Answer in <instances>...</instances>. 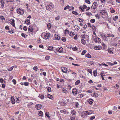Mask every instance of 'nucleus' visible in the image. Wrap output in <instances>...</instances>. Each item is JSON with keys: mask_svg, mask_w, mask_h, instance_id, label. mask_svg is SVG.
<instances>
[{"mask_svg": "<svg viewBox=\"0 0 120 120\" xmlns=\"http://www.w3.org/2000/svg\"><path fill=\"white\" fill-rule=\"evenodd\" d=\"M16 11L17 13L20 15H22L24 13V11L23 9H21L20 8L17 9Z\"/></svg>", "mask_w": 120, "mask_h": 120, "instance_id": "nucleus-1", "label": "nucleus"}, {"mask_svg": "<svg viewBox=\"0 0 120 120\" xmlns=\"http://www.w3.org/2000/svg\"><path fill=\"white\" fill-rule=\"evenodd\" d=\"M44 39H47L49 38L50 35L49 33H44Z\"/></svg>", "mask_w": 120, "mask_h": 120, "instance_id": "nucleus-2", "label": "nucleus"}, {"mask_svg": "<svg viewBox=\"0 0 120 120\" xmlns=\"http://www.w3.org/2000/svg\"><path fill=\"white\" fill-rule=\"evenodd\" d=\"M53 4L49 5L46 6V9L47 10H50L53 8Z\"/></svg>", "mask_w": 120, "mask_h": 120, "instance_id": "nucleus-3", "label": "nucleus"}, {"mask_svg": "<svg viewBox=\"0 0 120 120\" xmlns=\"http://www.w3.org/2000/svg\"><path fill=\"white\" fill-rule=\"evenodd\" d=\"M56 49L57 52L61 53L63 52V49L62 47L58 48H56Z\"/></svg>", "mask_w": 120, "mask_h": 120, "instance_id": "nucleus-4", "label": "nucleus"}, {"mask_svg": "<svg viewBox=\"0 0 120 120\" xmlns=\"http://www.w3.org/2000/svg\"><path fill=\"white\" fill-rule=\"evenodd\" d=\"M97 2H94L93 3V5L92 6L91 8L93 9H95L97 8Z\"/></svg>", "mask_w": 120, "mask_h": 120, "instance_id": "nucleus-5", "label": "nucleus"}, {"mask_svg": "<svg viewBox=\"0 0 120 120\" xmlns=\"http://www.w3.org/2000/svg\"><path fill=\"white\" fill-rule=\"evenodd\" d=\"M61 70L64 73H67L68 71L67 69L66 68L62 67L61 68Z\"/></svg>", "mask_w": 120, "mask_h": 120, "instance_id": "nucleus-6", "label": "nucleus"}, {"mask_svg": "<svg viewBox=\"0 0 120 120\" xmlns=\"http://www.w3.org/2000/svg\"><path fill=\"white\" fill-rule=\"evenodd\" d=\"M35 107L37 110H39L41 108L42 105L40 104H37Z\"/></svg>", "mask_w": 120, "mask_h": 120, "instance_id": "nucleus-7", "label": "nucleus"}, {"mask_svg": "<svg viewBox=\"0 0 120 120\" xmlns=\"http://www.w3.org/2000/svg\"><path fill=\"white\" fill-rule=\"evenodd\" d=\"M11 102L12 104H14L15 102V99L13 97H11Z\"/></svg>", "mask_w": 120, "mask_h": 120, "instance_id": "nucleus-8", "label": "nucleus"}, {"mask_svg": "<svg viewBox=\"0 0 120 120\" xmlns=\"http://www.w3.org/2000/svg\"><path fill=\"white\" fill-rule=\"evenodd\" d=\"M106 12V11L104 10H101L100 12V13L102 15L105 14Z\"/></svg>", "mask_w": 120, "mask_h": 120, "instance_id": "nucleus-9", "label": "nucleus"}, {"mask_svg": "<svg viewBox=\"0 0 120 120\" xmlns=\"http://www.w3.org/2000/svg\"><path fill=\"white\" fill-rule=\"evenodd\" d=\"M101 48V46H96L94 47V49L96 50H99Z\"/></svg>", "mask_w": 120, "mask_h": 120, "instance_id": "nucleus-10", "label": "nucleus"}, {"mask_svg": "<svg viewBox=\"0 0 120 120\" xmlns=\"http://www.w3.org/2000/svg\"><path fill=\"white\" fill-rule=\"evenodd\" d=\"M33 27L32 26H29L28 28V31L29 32H32L33 31Z\"/></svg>", "mask_w": 120, "mask_h": 120, "instance_id": "nucleus-11", "label": "nucleus"}, {"mask_svg": "<svg viewBox=\"0 0 120 120\" xmlns=\"http://www.w3.org/2000/svg\"><path fill=\"white\" fill-rule=\"evenodd\" d=\"M0 3L1 4V7L2 8H3L4 7V3L3 0H0Z\"/></svg>", "mask_w": 120, "mask_h": 120, "instance_id": "nucleus-12", "label": "nucleus"}, {"mask_svg": "<svg viewBox=\"0 0 120 120\" xmlns=\"http://www.w3.org/2000/svg\"><path fill=\"white\" fill-rule=\"evenodd\" d=\"M55 39L56 40H59L60 38V37L57 34H56L55 35Z\"/></svg>", "mask_w": 120, "mask_h": 120, "instance_id": "nucleus-13", "label": "nucleus"}, {"mask_svg": "<svg viewBox=\"0 0 120 120\" xmlns=\"http://www.w3.org/2000/svg\"><path fill=\"white\" fill-rule=\"evenodd\" d=\"M77 90L76 89H74L72 90V93L74 94H77Z\"/></svg>", "mask_w": 120, "mask_h": 120, "instance_id": "nucleus-14", "label": "nucleus"}, {"mask_svg": "<svg viewBox=\"0 0 120 120\" xmlns=\"http://www.w3.org/2000/svg\"><path fill=\"white\" fill-rule=\"evenodd\" d=\"M60 112L61 113H64L65 114H68V112L65 109L63 110H61Z\"/></svg>", "mask_w": 120, "mask_h": 120, "instance_id": "nucleus-15", "label": "nucleus"}, {"mask_svg": "<svg viewBox=\"0 0 120 120\" xmlns=\"http://www.w3.org/2000/svg\"><path fill=\"white\" fill-rule=\"evenodd\" d=\"M86 113H85V114L86 115H89L90 114H92L93 113V111H92L90 110V112L86 111Z\"/></svg>", "mask_w": 120, "mask_h": 120, "instance_id": "nucleus-16", "label": "nucleus"}, {"mask_svg": "<svg viewBox=\"0 0 120 120\" xmlns=\"http://www.w3.org/2000/svg\"><path fill=\"white\" fill-rule=\"evenodd\" d=\"M74 27L75 28V30H79L80 28L79 26L77 25L75 26Z\"/></svg>", "mask_w": 120, "mask_h": 120, "instance_id": "nucleus-17", "label": "nucleus"}, {"mask_svg": "<svg viewBox=\"0 0 120 120\" xmlns=\"http://www.w3.org/2000/svg\"><path fill=\"white\" fill-rule=\"evenodd\" d=\"M106 36L107 37H114V35L113 34H107Z\"/></svg>", "mask_w": 120, "mask_h": 120, "instance_id": "nucleus-18", "label": "nucleus"}, {"mask_svg": "<svg viewBox=\"0 0 120 120\" xmlns=\"http://www.w3.org/2000/svg\"><path fill=\"white\" fill-rule=\"evenodd\" d=\"M108 52L110 54H113V51L111 48H110L108 49Z\"/></svg>", "mask_w": 120, "mask_h": 120, "instance_id": "nucleus-19", "label": "nucleus"}, {"mask_svg": "<svg viewBox=\"0 0 120 120\" xmlns=\"http://www.w3.org/2000/svg\"><path fill=\"white\" fill-rule=\"evenodd\" d=\"M94 100L92 99H90L89 100V104L91 105L93 103Z\"/></svg>", "mask_w": 120, "mask_h": 120, "instance_id": "nucleus-20", "label": "nucleus"}, {"mask_svg": "<svg viewBox=\"0 0 120 120\" xmlns=\"http://www.w3.org/2000/svg\"><path fill=\"white\" fill-rule=\"evenodd\" d=\"M30 20L29 19H27L26 20L25 22L26 23L27 25H29L30 23Z\"/></svg>", "mask_w": 120, "mask_h": 120, "instance_id": "nucleus-21", "label": "nucleus"}, {"mask_svg": "<svg viewBox=\"0 0 120 120\" xmlns=\"http://www.w3.org/2000/svg\"><path fill=\"white\" fill-rule=\"evenodd\" d=\"M69 35L70 36L73 37L75 35V34L74 32L71 31Z\"/></svg>", "mask_w": 120, "mask_h": 120, "instance_id": "nucleus-22", "label": "nucleus"}, {"mask_svg": "<svg viewBox=\"0 0 120 120\" xmlns=\"http://www.w3.org/2000/svg\"><path fill=\"white\" fill-rule=\"evenodd\" d=\"M62 92L65 93H66L68 92V91L66 89H63L62 90Z\"/></svg>", "mask_w": 120, "mask_h": 120, "instance_id": "nucleus-23", "label": "nucleus"}, {"mask_svg": "<svg viewBox=\"0 0 120 120\" xmlns=\"http://www.w3.org/2000/svg\"><path fill=\"white\" fill-rule=\"evenodd\" d=\"M81 42L82 44L85 45L86 44V41L85 40H84L83 39H81Z\"/></svg>", "mask_w": 120, "mask_h": 120, "instance_id": "nucleus-24", "label": "nucleus"}, {"mask_svg": "<svg viewBox=\"0 0 120 120\" xmlns=\"http://www.w3.org/2000/svg\"><path fill=\"white\" fill-rule=\"evenodd\" d=\"M118 16L116 15L115 17H113V20L115 21L117 20L118 19Z\"/></svg>", "mask_w": 120, "mask_h": 120, "instance_id": "nucleus-25", "label": "nucleus"}, {"mask_svg": "<svg viewBox=\"0 0 120 120\" xmlns=\"http://www.w3.org/2000/svg\"><path fill=\"white\" fill-rule=\"evenodd\" d=\"M38 97L40 98L41 99H43L44 98V96L41 94H39Z\"/></svg>", "mask_w": 120, "mask_h": 120, "instance_id": "nucleus-26", "label": "nucleus"}, {"mask_svg": "<svg viewBox=\"0 0 120 120\" xmlns=\"http://www.w3.org/2000/svg\"><path fill=\"white\" fill-rule=\"evenodd\" d=\"M51 25L50 23L48 24L47 25V27L49 29H50L51 27Z\"/></svg>", "mask_w": 120, "mask_h": 120, "instance_id": "nucleus-27", "label": "nucleus"}, {"mask_svg": "<svg viewBox=\"0 0 120 120\" xmlns=\"http://www.w3.org/2000/svg\"><path fill=\"white\" fill-rule=\"evenodd\" d=\"M93 73L94 74V76H97V73L96 71H93Z\"/></svg>", "mask_w": 120, "mask_h": 120, "instance_id": "nucleus-28", "label": "nucleus"}, {"mask_svg": "<svg viewBox=\"0 0 120 120\" xmlns=\"http://www.w3.org/2000/svg\"><path fill=\"white\" fill-rule=\"evenodd\" d=\"M80 82V81L79 80H78L76 81L75 82V84L76 85H77L79 84Z\"/></svg>", "mask_w": 120, "mask_h": 120, "instance_id": "nucleus-29", "label": "nucleus"}, {"mask_svg": "<svg viewBox=\"0 0 120 120\" xmlns=\"http://www.w3.org/2000/svg\"><path fill=\"white\" fill-rule=\"evenodd\" d=\"M48 49L49 50L52 51L53 50V47L52 46H49V47Z\"/></svg>", "mask_w": 120, "mask_h": 120, "instance_id": "nucleus-30", "label": "nucleus"}, {"mask_svg": "<svg viewBox=\"0 0 120 120\" xmlns=\"http://www.w3.org/2000/svg\"><path fill=\"white\" fill-rule=\"evenodd\" d=\"M21 35L22 37L25 38H26L27 37V35L23 33H22L21 34Z\"/></svg>", "mask_w": 120, "mask_h": 120, "instance_id": "nucleus-31", "label": "nucleus"}, {"mask_svg": "<svg viewBox=\"0 0 120 120\" xmlns=\"http://www.w3.org/2000/svg\"><path fill=\"white\" fill-rule=\"evenodd\" d=\"M71 113L73 115H75L76 114V112L74 110H72L71 112Z\"/></svg>", "mask_w": 120, "mask_h": 120, "instance_id": "nucleus-32", "label": "nucleus"}, {"mask_svg": "<svg viewBox=\"0 0 120 120\" xmlns=\"http://www.w3.org/2000/svg\"><path fill=\"white\" fill-rule=\"evenodd\" d=\"M33 69L35 71H37L38 67H37L35 66L33 68Z\"/></svg>", "mask_w": 120, "mask_h": 120, "instance_id": "nucleus-33", "label": "nucleus"}, {"mask_svg": "<svg viewBox=\"0 0 120 120\" xmlns=\"http://www.w3.org/2000/svg\"><path fill=\"white\" fill-rule=\"evenodd\" d=\"M14 68V67L12 66L10 68H9V69H8V71H11Z\"/></svg>", "mask_w": 120, "mask_h": 120, "instance_id": "nucleus-34", "label": "nucleus"}, {"mask_svg": "<svg viewBox=\"0 0 120 120\" xmlns=\"http://www.w3.org/2000/svg\"><path fill=\"white\" fill-rule=\"evenodd\" d=\"M83 94H81L78 95V97L79 98H81L83 97Z\"/></svg>", "mask_w": 120, "mask_h": 120, "instance_id": "nucleus-35", "label": "nucleus"}, {"mask_svg": "<svg viewBox=\"0 0 120 120\" xmlns=\"http://www.w3.org/2000/svg\"><path fill=\"white\" fill-rule=\"evenodd\" d=\"M72 13L73 14L75 15H78L79 14L76 11H74L72 12Z\"/></svg>", "mask_w": 120, "mask_h": 120, "instance_id": "nucleus-36", "label": "nucleus"}, {"mask_svg": "<svg viewBox=\"0 0 120 120\" xmlns=\"http://www.w3.org/2000/svg\"><path fill=\"white\" fill-rule=\"evenodd\" d=\"M111 9L110 10H111L110 11V12L111 13H114L115 12V10L113 9V8H112L111 9H112V10H111V8H110Z\"/></svg>", "mask_w": 120, "mask_h": 120, "instance_id": "nucleus-37", "label": "nucleus"}, {"mask_svg": "<svg viewBox=\"0 0 120 120\" xmlns=\"http://www.w3.org/2000/svg\"><path fill=\"white\" fill-rule=\"evenodd\" d=\"M86 56L87 58H90L91 57V56L89 54H87L86 55Z\"/></svg>", "mask_w": 120, "mask_h": 120, "instance_id": "nucleus-38", "label": "nucleus"}, {"mask_svg": "<svg viewBox=\"0 0 120 120\" xmlns=\"http://www.w3.org/2000/svg\"><path fill=\"white\" fill-rule=\"evenodd\" d=\"M86 50H84V51H82L81 53V55H83L84 54H85V53H86Z\"/></svg>", "mask_w": 120, "mask_h": 120, "instance_id": "nucleus-39", "label": "nucleus"}, {"mask_svg": "<svg viewBox=\"0 0 120 120\" xmlns=\"http://www.w3.org/2000/svg\"><path fill=\"white\" fill-rule=\"evenodd\" d=\"M62 40L63 41H66V38L63 37L61 38Z\"/></svg>", "mask_w": 120, "mask_h": 120, "instance_id": "nucleus-40", "label": "nucleus"}, {"mask_svg": "<svg viewBox=\"0 0 120 120\" xmlns=\"http://www.w3.org/2000/svg\"><path fill=\"white\" fill-rule=\"evenodd\" d=\"M0 19L2 20H3L5 19V18L3 16H0Z\"/></svg>", "mask_w": 120, "mask_h": 120, "instance_id": "nucleus-41", "label": "nucleus"}, {"mask_svg": "<svg viewBox=\"0 0 120 120\" xmlns=\"http://www.w3.org/2000/svg\"><path fill=\"white\" fill-rule=\"evenodd\" d=\"M39 115L41 116H42L43 115V112L41 111H40L39 113Z\"/></svg>", "mask_w": 120, "mask_h": 120, "instance_id": "nucleus-42", "label": "nucleus"}, {"mask_svg": "<svg viewBox=\"0 0 120 120\" xmlns=\"http://www.w3.org/2000/svg\"><path fill=\"white\" fill-rule=\"evenodd\" d=\"M72 49L73 50L76 51L77 50L78 48L77 47H75L72 48Z\"/></svg>", "mask_w": 120, "mask_h": 120, "instance_id": "nucleus-43", "label": "nucleus"}, {"mask_svg": "<svg viewBox=\"0 0 120 120\" xmlns=\"http://www.w3.org/2000/svg\"><path fill=\"white\" fill-rule=\"evenodd\" d=\"M92 28L94 30H96V27L94 25H92L91 26Z\"/></svg>", "mask_w": 120, "mask_h": 120, "instance_id": "nucleus-44", "label": "nucleus"}, {"mask_svg": "<svg viewBox=\"0 0 120 120\" xmlns=\"http://www.w3.org/2000/svg\"><path fill=\"white\" fill-rule=\"evenodd\" d=\"M85 2L86 3L89 4H90V2L89 0H85Z\"/></svg>", "mask_w": 120, "mask_h": 120, "instance_id": "nucleus-45", "label": "nucleus"}, {"mask_svg": "<svg viewBox=\"0 0 120 120\" xmlns=\"http://www.w3.org/2000/svg\"><path fill=\"white\" fill-rule=\"evenodd\" d=\"M60 19V16L59 15L57 17H56L55 18V20H59Z\"/></svg>", "mask_w": 120, "mask_h": 120, "instance_id": "nucleus-46", "label": "nucleus"}, {"mask_svg": "<svg viewBox=\"0 0 120 120\" xmlns=\"http://www.w3.org/2000/svg\"><path fill=\"white\" fill-rule=\"evenodd\" d=\"M86 14L88 15H92L91 13L90 12H86Z\"/></svg>", "mask_w": 120, "mask_h": 120, "instance_id": "nucleus-47", "label": "nucleus"}, {"mask_svg": "<svg viewBox=\"0 0 120 120\" xmlns=\"http://www.w3.org/2000/svg\"><path fill=\"white\" fill-rule=\"evenodd\" d=\"M27 27L26 26H24L23 27V29L24 30L26 31L27 30Z\"/></svg>", "mask_w": 120, "mask_h": 120, "instance_id": "nucleus-48", "label": "nucleus"}, {"mask_svg": "<svg viewBox=\"0 0 120 120\" xmlns=\"http://www.w3.org/2000/svg\"><path fill=\"white\" fill-rule=\"evenodd\" d=\"M78 20L80 22H82L83 21V20L82 19H81L80 18H78Z\"/></svg>", "mask_w": 120, "mask_h": 120, "instance_id": "nucleus-49", "label": "nucleus"}, {"mask_svg": "<svg viewBox=\"0 0 120 120\" xmlns=\"http://www.w3.org/2000/svg\"><path fill=\"white\" fill-rule=\"evenodd\" d=\"M91 22L92 23H93L95 22V20L94 19H92L90 20Z\"/></svg>", "mask_w": 120, "mask_h": 120, "instance_id": "nucleus-50", "label": "nucleus"}, {"mask_svg": "<svg viewBox=\"0 0 120 120\" xmlns=\"http://www.w3.org/2000/svg\"><path fill=\"white\" fill-rule=\"evenodd\" d=\"M29 83L28 82H25L24 83V85L25 86H27L29 85Z\"/></svg>", "mask_w": 120, "mask_h": 120, "instance_id": "nucleus-51", "label": "nucleus"}, {"mask_svg": "<svg viewBox=\"0 0 120 120\" xmlns=\"http://www.w3.org/2000/svg\"><path fill=\"white\" fill-rule=\"evenodd\" d=\"M89 63L90 64L92 65H94V62L92 61L90 62Z\"/></svg>", "mask_w": 120, "mask_h": 120, "instance_id": "nucleus-52", "label": "nucleus"}, {"mask_svg": "<svg viewBox=\"0 0 120 120\" xmlns=\"http://www.w3.org/2000/svg\"><path fill=\"white\" fill-rule=\"evenodd\" d=\"M49 58H50L49 56H46L45 58V59L47 60H49Z\"/></svg>", "mask_w": 120, "mask_h": 120, "instance_id": "nucleus-53", "label": "nucleus"}, {"mask_svg": "<svg viewBox=\"0 0 120 120\" xmlns=\"http://www.w3.org/2000/svg\"><path fill=\"white\" fill-rule=\"evenodd\" d=\"M48 98L50 99H51L52 98V95H51L50 94H49L48 95Z\"/></svg>", "mask_w": 120, "mask_h": 120, "instance_id": "nucleus-54", "label": "nucleus"}, {"mask_svg": "<svg viewBox=\"0 0 120 120\" xmlns=\"http://www.w3.org/2000/svg\"><path fill=\"white\" fill-rule=\"evenodd\" d=\"M95 116H92L90 117V120H92L94 119L95 118Z\"/></svg>", "mask_w": 120, "mask_h": 120, "instance_id": "nucleus-55", "label": "nucleus"}, {"mask_svg": "<svg viewBox=\"0 0 120 120\" xmlns=\"http://www.w3.org/2000/svg\"><path fill=\"white\" fill-rule=\"evenodd\" d=\"M107 37L106 36L104 35V39L106 41L108 40V39L107 38Z\"/></svg>", "mask_w": 120, "mask_h": 120, "instance_id": "nucleus-56", "label": "nucleus"}, {"mask_svg": "<svg viewBox=\"0 0 120 120\" xmlns=\"http://www.w3.org/2000/svg\"><path fill=\"white\" fill-rule=\"evenodd\" d=\"M12 82L14 84H16V81L15 79H13L12 80Z\"/></svg>", "mask_w": 120, "mask_h": 120, "instance_id": "nucleus-57", "label": "nucleus"}, {"mask_svg": "<svg viewBox=\"0 0 120 120\" xmlns=\"http://www.w3.org/2000/svg\"><path fill=\"white\" fill-rule=\"evenodd\" d=\"M17 100L16 101L18 103H19L20 102V100H19V98H17Z\"/></svg>", "mask_w": 120, "mask_h": 120, "instance_id": "nucleus-58", "label": "nucleus"}, {"mask_svg": "<svg viewBox=\"0 0 120 120\" xmlns=\"http://www.w3.org/2000/svg\"><path fill=\"white\" fill-rule=\"evenodd\" d=\"M94 96L96 97H97L98 96V94L97 93H95L94 94Z\"/></svg>", "mask_w": 120, "mask_h": 120, "instance_id": "nucleus-59", "label": "nucleus"}, {"mask_svg": "<svg viewBox=\"0 0 120 120\" xmlns=\"http://www.w3.org/2000/svg\"><path fill=\"white\" fill-rule=\"evenodd\" d=\"M100 75L101 77V78L102 79V80H105V79L104 78L103 76V75H102V73H101V74Z\"/></svg>", "mask_w": 120, "mask_h": 120, "instance_id": "nucleus-60", "label": "nucleus"}, {"mask_svg": "<svg viewBox=\"0 0 120 120\" xmlns=\"http://www.w3.org/2000/svg\"><path fill=\"white\" fill-rule=\"evenodd\" d=\"M69 33V31L67 30H66L65 31V34Z\"/></svg>", "mask_w": 120, "mask_h": 120, "instance_id": "nucleus-61", "label": "nucleus"}, {"mask_svg": "<svg viewBox=\"0 0 120 120\" xmlns=\"http://www.w3.org/2000/svg\"><path fill=\"white\" fill-rule=\"evenodd\" d=\"M71 120H75V118L73 117H71L70 118Z\"/></svg>", "mask_w": 120, "mask_h": 120, "instance_id": "nucleus-62", "label": "nucleus"}, {"mask_svg": "<svg viewBox=\"0 0 120 120\" xmlns=\"http://www.w3.org/2000/svg\"><path fill=\"white\" fill-rule=\"evenodd\" d=\"M74 9V8L72 6H71L70 7V8L69 9V10L70 11H71L73 9Z\"/></svg>", "mask_w": 120, "mask_h": 120, "instance_id": "nucleus-63", "label": "nucleus"}, {"mask_svg": "<svg viewBox=\"0 0 120 120\" xmlns=\"http://www.w3.org/2000/svg\"><path fill=\"white\" fill-rule=\"evenodd\" d=\"M9 26H6L5 27V29L7 30H8L9 29Z\"/></svg>", "mask_w": 120, "mask_h": 120, "instance_id": "nucleus-64", "label": "nucleus"}]
</instances>
